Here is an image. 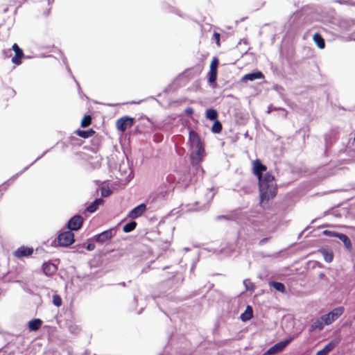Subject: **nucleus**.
Wrapping results in <instances>:
<instances>
[{"instance_id": "f257e3e1", "label": "nucleus", "mask_w": 355, "mask_h": 355, "mask_svg": "<svg viewBox=\"0 0 355 355\" xmlns=\"http://www.w3.org/2000/svg\"><path fill=\"white\" fill-rule=\"evenodd\" d=\"M257 178L260 192V203H267L270 199L276 196L277 192L275 177L270 172H266Z\"/></svg>"}, {"instance_id": "f03ea898", "label": "nucleus", "mask_w": 355, "mask_h": 355, "mask_svg": "<svg viewBox=\"0 0 355 355\" xmlns=\"http://www.w3.org/2000/svg\"><path fill=\"white\" fill-rule=\"evenodd\" d=\"M344 310L343 306L335 308L329 313L322 315L321 320L324 321L326 325L331 324L344 313Z\"/></svg>"}, {"instance_id": "7ed1b4c3", "label": "nucleus", "mask_w": 355, "mask_h": 355, "mask_svg": "<svg viewBox=\"0 0 355 355\" xmlns=\"http://www.w3.org/2000/svg\"><path fill=\"white\" fill-rule=\"evenodd\" d=\"M74 234L70 231L61 232L58 236V242L60 246L67 247L74 242Z\"/></svg>"}, {"instance_id": "20e7f679", "label": "nucleus", "mask_w": 355, "mask_h": 355, "mask_svg": "<svg viewBox=\"0 0 355 355\" xmlns=\"http://www.w3.org/2000/svg\"><path fill=\"white\" fill-rule=\"evenodd\" d=\"M219 60L217 57H214L209 65V71L208 73V81L210 84H216L218 74V67Z\"/></svg>"}, {"instance_id": "39448f33", "label": "nucleus", "mask_w": 355, "mask_h": 355, "mask_svg": "<svg viewBox=\"0 0 355 355\" xmlns=\"http://www.w3.org/2000/svg\"><path fill=\"white\" fill-rule=\"evenodd\" d=\"M134 123V119L130 116H122L119 118L116 122V128L121 132H125L128 128L132 126Z\"/></svg>"}, {"instance_id": "423d86ee", "label": "nucleus", "mask_w": 355, "mask_h": 355, "mask_svg": "<svg viewBox=\"0 0 355 355\" xmlns=\"http://www.w3.org/2000/svg\"><path fill=\"white\" fill-rule=\"evenodd\" d=\"M116 234V230L115 228H111L95 236V241L98 243H103L110 240Z\"/></svg>"}, {"instance_id": "0eeeda50", "label": "nucleus", "mask_w": 355, "mask_h": 355, "mask_svg": "<svg viewBox=\"0 0 355 355\" xmlns=\"http://www.w3.org/2000/svg\"><path fill=\"white\" fill-rule=\"evenodd\" d=\"M84 222L83 218L80 215L73 216L67 223V228L70 231H77L81 228Z\"/></svg>"}, {"instance_id": "6e6552de", "label": "nucleus", "mask_w": 355, "mask_h": 355, "mask_svg": "<svg viewBox=\"0 0 355 355\" xmlns=\"http://www.w3.org/2000/svg\"><path fill=\"white\" fill-rule=\"evenodd\" d=\"M293 338H290L276 343L266 352V354H268V355H271L282 351L293 340Z\"/></svg>"}, {"instance_id": "1a4fd4ad", "label": "nucleus", "mask_w": 355, "mask_h": 355, "mask_svg": "<svg viewBox=\"0 0 355 355\" xmlns=\"http://www.w3.org/2000/svg\"><path fill=\"white\" fill-rule=\"evenodd\" d=\"M12 49L15 51V56L12 58V62L16 65H19L24 57L23 50L16 43L12 45Z\"/></svg>"}, {"instance_id": "9d476101", "label": "nucleus", "mask_w": 355, "mask_h": 355, "mask_svg": "<svg viewBox=\"0 0 355 355\" xmlns=\"http://www.w3.org/2000/svg\"><path fill=\"white\" fill-rule=\"evenodd\" d=\"M252 172L257 178H260L263 172L267 170L266 166L262 164L260 159H255L252 162Z\"/></svg>"}, {"instance_id": "9b49d317", "label": "nucleus", "mask_w": 355, "mask_h": 355, "mask_svg": "<svg viewBox=\"0 0 355 355\" xmlns=\"http://www.w3.org/2000/svg\"><path fill=\"white\" fill-rule=\"evenodd\" d=\"M33 253V248L26 246H21L17 248L13 255L17 258L28 257Z\"/></svg>"}, {"instance_id": "f8f14e48", "label": "nucleus", "mask_w": 355, "mask_h": 355, "mask_svg": "<svg viewBox=\"0 0 355 355\" xmlns=\"http://www.w3.org/2000/svg\"><path fill=\"white\" fill-rule=\"evenodd\" d=\"M146 210V205L144 203L140 204L128 214L130 218L135 219L141 216Z\"/></svg>"}, {"instance_id": "ddd939ff", "label": "nucleus", "mask_w": 355, "mask_h": 355, "mask_svg": "<svg viewBox=\"0 0 355 355\" xmlns=\"http://www.w3.org/2000/svg\"><path fill=\"white\" fill-rule=\"evenodd\" d=\"M340 343V338L334 339L331 340L327 344L323 349L318 351L315 355H327L331 352Z\"/></svg>"}, {"instance_id": "4468645a", "label": "nucleus", "mask_w": 355, "mask_h": 355, "mask_svg": "<svg viewBox=\"0 0 355 355\" xmlns=\"http://www.w3.org/2000/svg\"><path fill=\"white\" fill-rule=\"evenodd\" d=\"M58 270L56 265L50 263L45 262L42 265V271L44 274L48 277L52 276Z\"/></svg>"}, {"instance_id": "2eb2a0df", "label": "nucleus", "mask_w": 355, "mask_h": 355, "mask_svg": "<svg viewBox=\"0 0 355 355\" xmlns=\"http://www.w3.org/2000/svg\"><path fill=\"white\" fill-rule=\"evenodd\" d=\"M74 133L79 136L80 137L87 139L89 137H91L94 136L96 133V131L93 130L92 128H89L87 130H76L74 131Z\"/></svg>"}, {"instance_id": "dca6fc26", "label": "nucleus", "mask_w": 355, "mask_h": 355, "mask_svg": "<svg viewBox=\"0 0 355 355\" xmlns=\"http://www.w3.org/2000/svg\"><path fill=\"white\" fill-rule=\"evenodd\" d=\"M189 140L191 143L192 145L196 146L203 144L200 139L199 135L193 131L191 130L189 134Z\"/></svg>"}, {"instance_id": "f3484780", "label": "nucleus", "mask_w": 355, "mask_h": 355, "mask_svg": "<svg viewBox=\"0 0 355 355\" xmlns=\"http://www.w3.org/2000/svg\"><path fill=\"white\" fill-rule=\"evenodd\" d=\"M263 78V74L261 71H256L250 73H247L243 76V80L253 81L256 79Z\"/></svg>"}, {"instance_id": "a211bd4d", "label": "nucleus", "mask_w": 355, "mask_h": 355, "mask_svg": "<svg viewBox=\"0 0 355 355\" xmlns=\"http://www.w3.org/2000/svg\"><path fill=\"white\" fill-rule=\"evenodd\" d=\"M313 40L319 49H322L325 47L324 40L319 33H315L313 35Z\"/></svg>"}, {"instance_id": "6ab92c4d", "label": "nucleus", "mask_w": 355, "mask_h": 355, "mask_svg": "<svg viewBox=\"0 0 355 355\" xmlns=\"http://www.w3.org/2000/svg\"><path fill=\"white\" fill-rule=\"evenodd\" d=\"M42 324V321L39 318H36L29 321L28 326L31 331H37L41 327Z\"/></svg>"}, {"instance_id": "aec40b11", "label": "nucleus", "mask_w": 355, "mask_h": 355, "mask_svg": "<svg viewBox=\"0 0 355 355\" xmlns=\"http://www.w3.org/2000/svg\"><path fill=\"white\" fill-rule=\"evenodd\" d=\"M337 238H338L341 241L343 242L345 246L348 250H351L352 249V245L350 239L348 236L344 234L340 233L338 235H336Z\"/></svg>"}, {"instance_id": "412c9836", "label": "nucleus", "mask_w": 355, "mask_h": 355, "mask_svg": "<svg viewBox=\"0 0 355 355\" xmlns=\"http://www.w3.org/2000/svg\"><path fill=\"white\" fill-rule=\"evenodd\" d=\"M103 202L101 198L96 199L86 209V211L89 213H94L97 209L98 207Z\"/></svg>"}, {"instance_id": "4be33fe9", "label": "nucleus", "mask_w": 355, "mask_h": 355, "mask_svg": "<svg viewBox=\"0 0 355 355\" xmlns=\"http://www.w3.org/2000/svg\"><path fill=\"white\" fill-rule=\"evenodd\" d=\"M324 325L326 324L324 323V321L321 320L320 318L312 323V324L310 327L309 331L312 332L316 329L322 330L324 328Z\"/></svg>"}, {"instance_id": "5701e85b", "label": "nucleus", "mask_w": 355, "mask_h": 355, "mask_svg": "<svg viewBox=\"0 0 355 355\" xmlns=\"http://www.w3.org/2000/svg\"><path fill=\"white\" fill-rule=\"evenodd\" d=\"M253 316V311L250 306H248L244 313L241 315V319L243 321L250 320Z\"/></svg>"}, {"instance_id": "b1692460", "label": "nucleus", "mask_w": 355, "mask_h": 355, "mask_svg": "<svg viewBox=\"0 0 355 355\" xmlns=\"http://www.w3.org/2000/svg\"><path fill=\"white\" fill-rule=\"evenodd\" d=\"M206 117L211 121H216L218 117V112L214 109H208L206 111Z\"/></svg>"}, {"instance_id": "393cba45", "label": "nucleus", "mask_w": 355, "mask_h": 355, "mask_svg": "<svg viewBox=\"0 0 355 355\" xmlns=\"http://www.w3.org/2000/svg\"><path fill=\"white\" fill-rule=\"evenodd\" d=\"M137 225L135 221H131L123 227V231L125 233L130 232L136 228Z\"/></svg>"}, {"instance_id": "a878e982", "label": "nucleus", "mask_w": 355, "mask_h": 355, "mask_svg": "<svg viewBox=\"0 0 355 355\" xmlns=\"http://www.w3.org/2000/svg\"><path fill=\"white\" fill-rule=\"evenodd\" d=\"M270 286H272L275 290L280 291L282 293L285 292V286L282 282H271L270 283Z\"/></svg>"}, {"instance_id": "bb28decb", "label": "nucleus", "mask_w": 355, "mask_h": 355, "mask_svg": "<svg viewBox=\"0 0 355 355\" xmlns=\"http://www.w3.org/2000/svg\"><path fill=\"white\" fill-rule=\"evenodd\" d=\"M320 252L322 254L324 260L327 262L329 263V262L332 261L334 255L331 252H329V251L323 249V250H320Z\"/></svg>"}, {"instance_id": "cd10ccee", "label": "nucleus", "mask_w": 355, "mask_h": 355, "mask_svg": "<svg viewBox=\"0 0 355 355\" xmlns=\"http://www.w3.org/2000/svg\"><path fill=\"white\" fill-rule=\"evenodd\" d=\"M223 128L221 123L218 120H216L211 127V132L218 134L221 132Z\"/></svg>"}, {"instance_id": "c85d7f7f", "label": "nucleus", "mask_w": 355, "mask_h": 355, "mask_svg": "<svg viewBox=\"0 0 355 355\" xmlns=\"http://www.w3.org/2000/svg\"><path fill=\"white\" fill-rule=\"evenodd\" d=\"M92 119L90 115L84 116V117L83 118V119L80 122L81 127L87 128V127L89 126L92 123Z\"/></svg>"}, {"instance_id": "c756f323", "label": "nucleus", "mask_w": 355, "mask_h": 355, "mask_svg": "<svg viewBox=\"0 0 355 355\" xmlns=\"http://www.w3.org/2000/svg\"><path fill=\"white\" fill-rule=\"evenodd\" d=\"M243 284L246 291H254L255 289L254 284L250 279H245L243 281Z\"/></svg>"}, {"instance_id": "7c9ffc66", "label": "nucleus", "mask_w": 355, "mask_h": 355, "mask_svg": "<svg viewBox=\"0 0 355 355\" xmlns=\"http://www.w3.org/2000/svg\"><path fill=\"white\" fill-rule=\"evenodd\" d=\"M196 147V155L197 157H198V159L199 161L201 160V157L202 155V153L204 152V147H203V144H201L200 145H196L195 146Z\"/></svg>"}, {"instance_id": "2f4dec72", "label": "nucleus", "mask_w": 355, "mask_h": 355, "mask_svg": "<svg viewBox=\"0 0 355 355\" xmlns=\"http://www.w3.org/2000/svg\"><path fill=\"white\" fill-rule=\"evenodd\" d=\"M62 298L60 297V296L59 295L55 294V295H53V304L55 306L60 307L62 305Z\"/></svg>"}, {"instance_id": "473e14b6", "label": "nucleus", "mask_w": 355, "mask_h": 355, "mask_svg": "<svg viewBox=\"0 0 355 355\" xmlns=\"http://www.w3.org/2000/svg\"><path fill=\"white\" fill-rule=\"evenodd\" d=\"M212 38H213V40H215L217 46H220V33L215 32L213 35Z\"/></svg>"}, {"instance_id": "72a5a7b5", "label": "nucleus", "mask_w": 355, "mask_h": 355, "mask_svg": "<svg viewBox=\"0 0 355 355\" xmlns=\"http://www.w3.org/2000/svg\"><path fill=\"white\" fill-rule=\"evenodd\" d=\"M111 193H112V191H111V190L109 188H107V189L102 188L101 189V196L103 197H107Z\"/></svg>"}, {"instance_id": "f704fd0d", "label": "nucleus", "mask_w": 355, "mask_h": 355, "mask_svg": "<svg viewBox=\"0 0 355 355\" xmlns=\"http://www.w3.org/2000/svg\"><path fill=\"white\" fill-rule=\"evenodd\" d=\"M323 234L326 236H334V237H337L336 235H338L340 234V233H337V232H331V231H329V230H324L323 232Z\"/></svg>"}, {"instance_id": "c9c22d12", "label": "nucleus", "mask_w": 355, "mask_h": 355, "mask_svg": "<svg viewBox=\"0 0 355 355\" xmlns=\"http://www.w3.org/2000/svg\"><path fill=\"white\" fill-rule=\"evenodd\" d=\"M269 239H270V238H269V237L263 238V239H261V240L259 241V244L260 245H264L266 243H267V242L268 241V240H269Z\"/></svg>"}, {"instance_id": "e433bc0d", "label": "nucleus", "mask_w": 355, "mask_h": 355, "mask_svg": "<svg viewBox=\"0 0 355 355\" xmlns=\"http://www.w3.org/2000/svg\"><path fill=\"white\" fill-rule=\"evenodd\" d=\"M185 112L188 114V115H191L193 114V110L192 107H188L185 110Z\"/></svg>"}, {"instance_id": "4c0bfd02", "label": "nucleus", "mask_w": 355, "mask_h": 355, "mask_svg": "<svg viewBox=\"0 0 355 355\" xmlns=\"http://www.w3.org/2000/svg\"><path fill=\"white\" fill-rule=\"evenodd\" d=\"M94 245H92V244H89V245H87V249H88L89 250H93V249H94Z\"/></svg>"}, {"instance_id": "58836bf2", "label": "nucleus", "mask_w": 355, "mask_h": 355, "mask_svg": "<svg viewBox=\"0 0 355 355\" xmlns=\"http://www.w3.org/2000/svg\"><path fill=\"white\" fill-rule=\"evenodd\" d=\"M173 179L174 178H173V177L172 175H169V176L167 177V180L168 181H171L172 182L173 180Z\"/></svg>"}, {"instance_id": "ea45409f", "label": "nucleus", "mask_w": 355, "mask_h": 355, "mask_svg": "<svg viewBox=\"0 0 355 355\" xmlns=\"http://www.w3.org/2000/svg\"><path fill=\"white\" fill-rule=\"evenodd\" d=\"M336 2L339 3H343V1H341V0H336Z\"/></svg>"}, {"instance_id": "a19ab883", "label": "nucleus", "mask_w": 355, "mask_h": 355, "mask_svg": "<svg viewBox=\"0 0 355 355\" xmlns=\"http://www.w3.org/2000/svg\"><path fill=\"white\" fill-rule=\"evenodd\" d=\"M354 318V320H355V315L354 316V318Z\"/></svg>"}]
</instances>
